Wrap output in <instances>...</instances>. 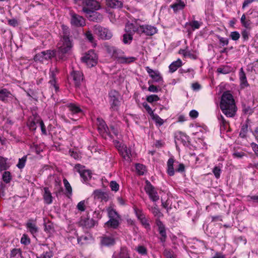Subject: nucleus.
Here are the masks:
<instances>
[{"label":"nucleus","instance_id":"18","mask_svg":"<svg viewBox=\"0 0 258 258\" xmlns=\"http://www.w3.org/2000/svg\"><path fill=\"white\" fill-rule=\"evenodd\" d=\"M146 70L154 82H160L162 81V78L158 71H154L149 67H147Z\"/></svg>","mask_w":258,"mask_h":258},{"label":"nucleus","instance_id":"41","mask_svg":"<svg viewBox=\"0 0 258 258\" xmlns=\"http://www.w3.org/2000/svg\"><path fill=\"white\" fill-rule=\"evenodd\" d=\"M136 169L137 172L140 175H143L146 171V167L143 164H136Z\"/></svg>","mask_w":258,"mask_h":258},{"label":"nucleus","instance_id":"9","mask_svg":"<svg viewBox=\"0 0 258 258\" xmlns=\"http://www.w3.org/2000/svg\"><path fill=\"white\" fill-rule=\"evenodd\" d=\"M217 94L218 95L222 94L220 107L223 113L226 115V89L225 84H221L217 88Z\"/></svg>","mask_w":258,"mask_h":258},{"label":"nucleus","instance_id":"14","mask_svg":"<svg viewBox=\"0 0 258 258\" xmlns=\"http://www.w3.org/2000/svg\"><path fill=\"white\" fill-rule=\"evenodd\" d=\"M238 76L239 80V86L241 90H243L249 87V84L247 81L246 74L244 72L243 68H241L240 69Z\"/></svg>","mask_w":258,"mask_h":258},{"label":"nucleus","instance_id":"51","mask_svg":"<svg viewBox=\"0 0 258 258\" xmlns=\"http://www.w3.org/2000/svg\"><path fill=\"white\" fill-rule=\"evenodd\" d=\"M63 182L66 190L68 191V193L71 194L72 192V189L69 181L66 179H63Z\"/></svg>","mask_w":258,"mask_h":258},{"label":"nucleus","instance_id":"15","mask_svg":"<svg viewBox=\"0 0 258 258\" xmlns=\"http://www.w3.org/2000/svg\"><path fill=\"white\" fill-rule=\"evenodd\" d=\"M71 77L73 78L76 87H79L81 82L83 80V75L82 72L78 71H73L71 73Z\"/></svg>","mask_w":258,"mask_h":258},{"label":"nucleus","instance_id":"33","mask_svg":"<svg viewBox=\"0 0 258 258\" xmlns=\"http://www.w3.org/2000/svg\"><path fill=\"white\" fill-rule=\"evenodd\" d=\"M202 24V22L194 20L191 22L186 23L185 24V26H189L191 28L192 30H195L196 29H199Z\"/></svg>","mask_w":258,"mask_h":258},{"label":"nucleus","instance_id":"61","mask_svg":"<svg viewBox=\"0 0 258 258\" xmlns=\"http://www.w3.org/2000/svg\"><path fill=\"white\" fill-rule=\"evenodd\" d=\"M143 107L145 108L148 113L151 116L153 114H154L153 111H152L151 108L150 106L146 102L143 103Z\"/></svg>","mask_w":258,"mask_h":258},{"label":"nucleus","instance_id":"11","mask_svg":"<svg viewBox=\"0 0 258 258\" xmlns=\"http://www.w3.org/2000/svg\"><path fill=\"white\" fill-rule=\"evenodd\" d=\"M96 224H97V222L93 218H90L88 216L87 217H82L78 223L80 226L86 229L92 228Z\"/></svg>","mask_w":258,"mask_h":258},{"label":"nucleus","instance_id":"5","mask_svg":"<svg viewBox=\"0 0 258 258\" xmlns=\"http://www.w3.org/2000/svg\"><path fill=\"white\" fill-rule=\"evenodd\" d=\"M110 104V109L113 111L118 110L120 102L119 100V93L115 90L111 91L109 94Z\"/></svg>","mask_w":258,"mask_h":258},{"label":"nucleus","instance_id":"40","mask_svg":"<svg viewBox=\"0 0 258 258\" xmlns=\"http://www.w3.org/2000/svg\"><path fill=\"white\" fill-rule=\"evenodd\" d=\"M21 255V251L19 248H14L11 250L10 254L11 258H18Z\"/></svg>","mask_w":258,"mask_h":258},{"label":"nucleus","instance_id":"44","mask_svg":"<svg viewBox=\"0 0 258 258\" xmlns=\"http://www.w3.org/2000/svg\"><path fill=\"white\" fill-rule=\"evenodd\" d=\"M151 211L153 215H154V216L157 217V218H160L163 216L162 214L160 211L159 209L157 208V205L151 208Z\"/></svg>","mask_w":258,"mask_h":258},{"label":"nucleus","instance_id":"30","mask_svg":"<svg viewBox=\"0 0 258 258\" xmlns=\"http://www.w3.org/2000/svg\"><path fill=\"white\" fill-rule=\"evenodd\" d=\"M115 242L114 239L111 237L104 236L102 237L101 243L106 246L113 245Z\"/></svg>","mask_w":258,"mask_h":258},{"label":"nucleus","instance_id":"47","mask_svg":"<svg viewBox=\"0 0 258 258\" xmlns=\"http://www.w3.org/2000/svg\"><path fill=\"white\" fill-rule=\"evenodd\" d=\"M152 118L155 120V121L159 124L160 125L163 124V120L161 119L158 115L157 114H153L151 116Z\"/></svg>","mask_w":258,"mask_h":258},{"label":"nucleus","instance_id":"24","mask_svg":"<svg viewBox=\"0 0 258 258\" xmlns=\"http://www.w3.org/2000/svg\"><path fill=\"white\" fill-rule=\"evenodd\" d=\"M240 22L243 27L250 30L251 29L252 22L249 18H246L245 14H243L240 19Z\"/></svg>","mask_w":258,"mask_h":258},{"label":"nucleus","instance_id":"28","mask_svg":"<svg viewBox=\"0 0 258 258\" xmlns=\"http://www.w3.org/2000/svg\"><path fill=\"white\" fill-rule=\"evenodd\" d=\"M182 66V61L180 59L173 62L169 67L170 72L171 73L174 72L177 70L178 68Z\"/></svg>","mask_w":258,"mask_h":258},{"label":"nucleus","instance_id":"26","mask_svg":"<svg viewBox=\"0 0 258 258\" xmlns=\"http://www.w3.org/2000/svg\"><path fill=\"white\" fill-rule=\"evenodd\" d=\"M11 92L7 89H3L0 90V100L5 102L8 98L12 96Z\"/></svg>","mask_w":258,"mask_h":258},{"label":"nucleus","instance_id":"8","mask_svg":"<svg viewBox=\"0 0 258 258\" xmlns=\"http://www.w3.org/2000/svg\"><path fill=\"white\" fill-rule=\"evenodd\" d=\"M146 185L144 187V189L148 195L150 199L153 202H156L159 200V196L158 195L157 191L155 190V187L148 180H146Z\"/></svg>","mask_w":258,"mask_h":258},{"label":"nucleus","instance_id":"22","mask_svg":"<svg viewBox=\"0 0 258 258\" xmlns=\"http://www.w3.org/2000/svg\"><path fill=\"white\" fill-rule=\"evenodd\" d=\"M43 200L46 204H50L52 202V196L49 188L47 187L44 188Z\"/></svg>","mask_w":258,"mask_h":258},{"label":"nucleus","instance_id":"45","mask_svg":"<svg viewBox=\"0 0 258 258\" xmlns=\"http://www.w3.org/2000/svg\"><path fill=\"white\" fill-rule=\"evenodd\" d=\"M160 98L157 95H151L147 96L146 100L149 103H152L159 100Z\"/></svg>","mask_w":258,"mask_h":258},{"label":"nucleus","instance_id":"6","mask_svg":"<svg viewBox=\"0 0 258 258\" xmlns=\"http://www.w3.org/2000/svg\"><path fill=\"white\" fill-rule=\"evenodd\" d=\"M97 56L94 50L88 51V53L82 58L83 62H85L89 67H92L96 64Z\"/></svg>","mask_w":258,"mask_h":258},{"label":"nucleus","instance_id":"46","mask_svg":"<svg viewBox=\"0 0 258 258\" xmlns=\"http://www.w3.org/2000/svg\"><path fill=\"white\" fill-rule=\"evenodd\" d=\"M135 28V25L132 24H127L125 26V31L127 32L126 34H132L133 35L134 33V29Z\"/></svg>","mask_w":258,"mask_h":258},{"label":"nucleus","instance_id":"29","mask_svg":"<svg viewBox=\"0 0 258 258\" xmlns=\"http://www.w3.org/2000/svg\"><path fill=\"white\" fill-rule=\"evenodd\" d=\"M174 160L173 158L169 159L167 162V173L170 176H173L174 174Z\"/></svg>","mask_w":258,"mask_h":258},{"label":"nucleus","instance_id":"1","mask_svg":"<svg viewBox=\"0 0 258 258\" xmlns=\"http://www.w3.org/2000/svg\"><path fill=\"white\" fill-rule=\"evenodd\" d=\"M105 48L108 53L111 55L112 58L116 59L118 63H129L134 62L136 59L135 57L124 56V52L114 46L105 45Z\"/></svg>","mask_w":258,"mask_h":258},{"label":"nucleus","instance_id":"49","mask_svg":"<svg viewBox=\"0 0 258 258\" xmlns=\"http://www.w3.org/2000/svg\"><path fill=\"white\" fill-rule=\"evenodd\" d=\"M3 179L6 183H9L11 179V176L10 172H4L3 175Z\"/></svg>","mask_w":258,"mask_h":258},{"label":"nucleus","instance_id":"55","mask_svg":"<svg viewBox=\"0 0 258 258\" xmlns=\"http://www.w3.org/2000/svg\"><path fill=\"white\" fill-rule=\"evenodd\" d=\"M21 242L25 245H27L30 243V240L26 234H23L21 239Z\"/></svg>","mask_w":258,"mask_h":258},{"label":"nucleus","instance_id":"62","mask_svg":"<svg viewBox=\"0 0 258 258\" xmlns=\"http://www.w3.org/2000/svg\"><path fill=\"white\" fill-rule=\"evenodd\" d=\"M159 233L161 235V237L160 238V240L161 241V242H164L166 241L167 237L165 229H164L163 231H160Z\"/></svg>","mask_w":258,"mask_h":258},{"label":"nucleus","instance_id":"21","mask_svg":"<svg viewBox=\"0 0 258 258\" xmlns=\"http://www.w3.org/2000/svg\"><path fill=\"white\" fill-rule=\"evenodd\" d=\"M106 4L112 9L121 8L123 6L122 2L118 0H106Z\"/></svg>","mask_w":258,"mask_h":258},{"label":"nucleus","instance_id":"59","mask_svg":"<svg viewBox=\"0 0 258 258\" xmlns=\"http://www.w3.org/2000/svg\"><path fill=\"white\" fill-rule=\"evenodd\" d=\"M85 36L86 38L91 42H92L94 40V37L93 36V34H92L91 32L89 30L85 32Z\"/></svg>","mask_w":258,"mask_h":258},{"label":"nucleus","instance_id":"42","mask_svg":"<svg viewBox=\"0 0 258 258\" xmlns=\"http://www.w3.org/2000/svg\"><path fill=\"white\" fill-rule=\"evenodd\" d=\"M242 111L244 114L250 115L253 113L254 108H251L249 106L244 105L242 106Z\"/></svg>","mask_w":258,"mask_h":258},{"label":"nucleus","instance_id":"13","mask_svg":"<svg viewBox=\"0 0 258 258\" xmlns=\"http://www.w3.org/2000/svg\"><path fill=\"white\" fill-rule=\"evenodd\" d=\"M39 253L36 255L37 258H51L53 253L48 247L44 244L41 245L38 249Z\"/></svg>","mask_w":258,"mask_h":258},{"label":"nucleus","instance_id":"35","mask_svg":"<svg viewBox=\"0 0 258 258\" xmlns=\"http://www.w3.org/2000/svg\"><path fill=\"white\" fill-rule=\"evenodd\" d=\"M70 111L72 114H78L82 112L81 109L74 104H70L68 106Z\"/></svg>","mask_w":258,"mask_h":258},{"label":"nucleus","instance_id":"25","mask_svg":"<svg viewBox=\"0 0 258 258\" xmlns=\"http://www.w3.org/2000/svg\"><path fill=\"white\" fill-rule=\"evenodd\" d=\"M185 6V5L184 2L181 0H176L173 5L170 6L171 8H172L175 12L183 9Z\"/></svg>","mask_w":258,"mask_h":258},{"label":"nucleus","instance_id":"53","mask_svg":"<svg viewBox=\"0 0 258 258\" xmlns=\"http://www.w3.org/2000/svg\"><path fill=\"white\" fill-rule=\"evenodd\" d=\"M26 158V156H24L21 159H19V163L17 165L19 168L22 169L24 167Z\"/></svg>","mask_w":258,"mask_h":258},{"label":"nucleus","instance_id":"58","mask_svg":"<svg viewBox=\"0 0 258 258\" xmlns=\"http://www.w3.org/2000/svg\"><path fill=\"white\" fill-rule=\"evenodd\" d=\"M136 249L139 253H141L142 254H147V249L144 246H138Z\"/></svg>","mask_w":258,"mask_h":258},{"label":"nucleus","instance_id":"43","mask_svg":"<svg viewBox=\"0 0 258 258\" xmlns=\"http://www.w3.org/2000/svg\"><path fill=\"white\" fill-rule=\"evenodd\" d=\"M163 254L166 258H176L175 254L174 253L173 251L170 249H165L164 250Z\"/></svg>","mask_w":258,"mask_h":258},{"label":"nucleus","instance_id":"57","mask_svg":"<svg viewBox=\"0 0 258 258\" xmlns=\"http://www.w3.org/2000/svg\"><path fill=\"white\" fill-rule=\"evenodd\" d=\"M248 29H246L242 31L241 35L244 41L247 40L248 39L249 31H248Z\"/></svg>","mask_w":258,"mask_h":258},{"label":"nucleus","instance_id":"20","mask_svg":"<svg viewBox=\"0 0 258 258\" xmlns=\"http://www.w3.org/2000/svg\"><path fill=\"white\" fill-rule=\"evenodd\" d=\"M94 198L95 199L101 200V201H107L109 196L106 192H103L100 190H96L93 192Z\"/></svg>","mask_w":258,"mask_h":258},{"label":"nucleus","instance_id":"23","mask_svg":"<svg viewBox=\"0 0 258 258\" xmlns=\"http://www.w3.org/2000/svg\"><path fill=\"white\" fill-rule=\"evenodd\" d=\"M78 171L80 176L83 178L84 181L88 180L91 179L92 173L89 170L84 169L83 168L80 167L78 169Z\"/></svg>","mask_w":258,"mask_h":258},{"label":"nucleus","instance_id":"39","mask_svg":"<svg viewBox=\"0 0 258 258\" xmlns=\"http://www.w3.org/2000/svg\"><path fill=\"white\" fill-rule=\"evenodd\" d=\"M9 166L7 164V159L0 156V170H5L8 168Z\"/></svg>","mask_w":258,"mask_h":258},{"label":"nucleus","instance_id":"63","mask_svg":"<svg viewBox=\"0 0 258 258\" xmlns=\"http://www.w3.org/2000/svg\"><path fill=\"white\" fill-rule=\"evenodd\" d=\"M233 156L234 158L241 159L245 156V154L243 152H235L233 154Z\"/></svg>","mask_w":258,"mask_h":258},{"label":"nucleus","instance_id":"64","mask_svg":"<svg viewBox=\"0 0 258 258\" xmlns=\"http://www.w3.org/2000/svg\"><path fill=\"white\" fill-rule=\"evenodd\" d=\"M251 147L255 154L258 156V145L254 143H252L251 144Z\"/></svg>","mask_w":258,"mask_h":258},{"label":"nucleus","instance_id":"36","mask_svg":"<svg viewBox=\"0 0 258 258\" xmlns=\"http://www.w3.org/2000/svg\"><path fill=\"white\" fill-rule=\"evenodd\" d=\"M105 224L108 227L115 229L118 226L119 222L116 218H111Z\"/></svg>","mask_w":258,"mask_h":258},{"label":"nucleus","instance_id":"27","mask_svg":"<svg viewBox=\"0 0 258 258\" xmlns=\"http://www.w3.org/2000/svg\"><path fill=\"white\" fill-rule=\"evenodd\" d=\"M144 29L145 30L144 33L146 35L151 36L157 32L156 28L150 25H144Z\"/></svg>","mask_w":258,"mask_h":258},{"label":"nucleus","instance_id":"34","mask_svg":"<svg viewBox=\"0 0 258 258\" xmlns=\"http://www.w3.org/2000/svg\"><path fill=\"white\" fill-rule=\"evenodd\" d=\"M129 256L128 251L126 248H121L119 253L113 256V258H126Z\"/></svg>","mask_w":258,"mask_h":258},{"label":"nucleus","instance_id":"31","mask_svg":"<svg viewBox=\"0 0 258 258\" xmlns=\"http://www.w3.org/2000/svg\"><path fill=\"white\" fill-rule=\"evenodd\" d=\"M50 78L49 83L54 87L56 91H57L59 88L56 84L55 73L54 70L50 71Z\"/></svg>","mask_w":258,"mask_h":258},{"label":"nucleus","instance_id":"16","mask_svg":"<svg viewBox=\"0 0 258 258\" xmlns=\"http://www.w3.org/2000/svg\"><path fill=\"white\" fill-rule=\"evenodd\" d=\"M118 150L121 154L122 157L127 161H131V150L130 149L127 148L126 146H119Z\"/></svg>","mask_w":258,"mask_h":258},{"label":"nucleus","instance_id":"52","mask_svg":"<svg viewBox=\"0 0 258 258\" xmlns=\"http://www.w3.org/2000/svg\"><path fill=\"white\" fill-rule=\"evenodd\" d=\"M133 39L132 34H124L123 36V41L124 43H127Z\"/></svg>","mask_w":258,"mask_h":258},{"label":"nucleus","instance_id":"3","mask_svg":"<svg viewBox=\"0 0 258 258\" xmlns=\"http://www.w3.org/2000/svg\"><path fill=\"white\" fill-rule=\"evenodd\" d=\"M237 107L233 95L227 90V117H233L236 114Z\"/></svg>","mask_w":258,"mask_h":258},{"label":"nucleus","instance_id":"56","mask_svg":"<svg viewBox=\"0 0 258 258\" xmlns=\"http://www.w3.org/2000/svg\"><path fill=\"white\" fill-rule=\"evenodd\" d=\"M108 216L111 218H116L118 217V215L115 210L111 209L108 211Z\"/></svg>","mask_w":258,"mask_h":258},{"label":"nucleus","instance_id":"2","mask_svg":"<svg viewBox=\"0 0 258 258\" xmlns=\"http://www.w3.org/2000/svg\"><path fill=\"white\" fill-rule=\"evenodd\" d=\"M69 32L68 29H63V36L58 44V52L62 54L67 53L72 47V43L69 37Z\"/></svg>","mask_w":258,"mask_h":258},{"label":"nucleus","instance_id":"4","mask_svg":"<svg viewBox=\"0 0 258 258\" xmlns=\"http://www.w3.org/2000/svg\"><path fill=\"white\" fill-rule=\"evenodd\" d=\"M93 31L94 33L102 39L108 40L112 36L110 30L100 25H95L93 27Z\"/></svg>","mask_w":258,"mask_h":258},{"label":"nucleus","instance_id":"60","mask_svg":"<svg viewBox=\"0 0 258 258\" xmlns=\"http://www.w3.org/2000/svg\"><path fill=\"white\" fill-rule=\"evenodd\" d=\"M77 208L79 211L82 212L85 210V201L80 202L77 205Z\"/></svg>","mask_w":258,"mask_h":258},{"label":"nucleus","instance_id":"50","mask_svg":"<svg viewBox=\"0 0 258 258\" xmlns=\"http://www.w3.org/2000/svg\"><path fill=\"white\" fill-rule=\"evenodd\" d=\"M218 119L220 121V131L221 132L224 131L225 130V121L223 116L220 115V117H218Z\"/></svg>","mask_w":258,"mask_h":258},{"label":"nucleus","instance_id":"12","mask_svg":"<svg viewBox=\"0 0 258 258\" xmlns=\"http://www.w3.org/2000/svg\"><path fill=\"white\" fill-rule=\"evenodd\" d=\"M71 23L72 25L76 27H83L86 25L85 20L83 17L73 12L71 13Z\"/></svg>","mask_w":258,"mask_h":258},{"label":"nucleus","instance_id":"19","mask_svg":"<svg viewBox=\"0 0 258 258\" xmlns=\"http://www.w3.org/2000/svg\"><path fill=\"white\" fill-rule=\"evenodd\" d=\"M26 226L27 228L29 230V232L32 235H34L38 231V227L36 225L35 221L33 219L28 220L26 224Z\"/></svg>","mask_w":258,"mask_h":258},{"label":"nucleus","instance_id":"37","mask_svg":"<svg viewBox=\"0 0 258 258\" xmlns=\"http://www.w3.org/2000/svg\"><path fill=\"white\" fill-rule=\"evenodd\" d=\"M97 124L98 125V129L99 130H101V131L106 132V130L108 129V127L106 124H105V122L103 120L100 118H97Z\"/></svg>","mask_w":258,"mask_h":258},{"label":"nucleus","instance_id":"7","mask_svg":"<svg viewBox=\"0 0 258 258\" xmlns=\"http://www.w3.org/2000/svg\"><path fill=\"white\" fill-rule=\"evenodd\" d=\"M82 11L86 14L87 18L91 21L100 22L103 20L102 15L96 11H92L85 7H83Z\"/></svg>","mask_w":258,"mask_h":258},{"label":"nucleus","instance_id":"48","mask_svg":"<svg viewBox=\"0 0 258 258\" xmlns=\"http://www.w3.org/2000/svg\"><path fill=\"white\" fill-rule=\"evenodd\" d=\"M240 36V34L237 31L232 32L229 35L230 38L234 41L238 40L239 39Z\"/></svg>","mask_w":258,"mask_h":258},{"label":"nucleus","instance_id":"38","mask_svg":"<svg viewBox=\"0 0 258 258\" xmlns=\"http://www.w3.org/2000/svg\"><path fill=\"white\" fill-rule=\"evenodd\" d=\"M248 132V124H243L240 130V132L239 133V136L242 138H245L247 136V134Z\"/></svg>","mask_w":258,"mask_h":258},{"label":"nucleus","instance_id":"10","mask_svg":"<svg viewBox=\"0 0 258 258\" xmlns=\"http://www.w3.org/2000/svg\"><path fill=\"white\" fill-rule=\"evenodd\" d=\"M54 56V52L50 50H48L36 54L34 57V59L35 61L44 62L51 59Z\"/></svg>","mask_w":258,"mask_h":258},{"label":"nucleus","instance_id":"17","mask_svg":"<svg viewBox=\"0 0 258 258\" xmlns=\"http://www.w3.org/2000/svg\"><path fill=\"white\" fill-rule=\"evenodd\" d=\"M86 8L92 11H97L101 8L99 3L95 0H85L84 2Z\"/></svg>","mask_w":258,"mask_h":258},{"label":"nucleus","instance_id":"54","mask_svg":"<svg viewBox=\"0 0 258 258\" xmlns=\"http://www.w3.org/2000/svg\"><path fill=\"white\" fill-rule=\"evenodd\" d=\"M110 186L113 191H117L118 190L119 184L115 181H111L110 182Z\"/></svg>","mask_w":258,"mask_h":258},{"label":"nucleus","instance_id":"32","mask_svg":"<svg viewBox=\"0 0 258 258\" xmlns=\"http://www.w3.org/2000/svg\"><path fill=\"white\" fill-rule=\"evenodd\" d=\"M41 121L40 118L39 117L36 116L34 119L30 120L28 123V126L30 130L35 131L36 128L37 123L39 124V121Z\"/></svg>","mask_w":258,"mask_h":258}]
</instances>
